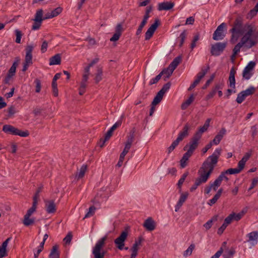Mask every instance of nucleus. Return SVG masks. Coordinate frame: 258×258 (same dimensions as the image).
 Returning <instances> with one entry per match:
<instances>
[{"label":"nucleus","instance_id":"nucleus-34","mask_svg":"<svg viewBox=\"0 0 258 258\" xmlns=\"http://www.w3.org/2000/svg\"><path fill=\"white\" fill-rule=\"evenodd\" d=\"M49 258H59L57 246L54 245L52 247L49 254Z\"/></svg>","mask_w":258,"mask_h":258},{"label":"nucleus","instance_id":"nucleus-60","mask_svg":"<svg viewBox=\"0 0 258 258\" xmlns=\"http://www.w3.org/2000/svg\"><path fill=\"white\" fill-rule=\"evenodd\" d=\"M122 121L121 119L118 120L117 121H116L110 128V130L113 132L117 127L120 126L121 125Z\"/></svg>","mask_w":258,"mask_h":258},{"label":"nucleus","instance_id":"nucleus-9","mask_svg":"<svg viewBox=\"0 0 258 258\" xmlns=\"http://www.w3.org/2000/svg\"><path fill=\"white\" fill-rule=\"evenodd\" d=\"M128 236V232L126 230L121 232L120 235L114 240V243L116 247L119 250H122L125 245V241Z\"/></svg>","mask_w":258,"mask_h":258},{"label":"nucleus","instance_id":"nucleus-49","mask_svg":"<svg viewBox=\"0 0 258 258\" xmlns=\"http://www.w3.org/2000/svg\"><path fill=\"white\" fill-rule=\"evenodd\" d=\"M258 12V10H257L255 7L252 10H251L247 14V18L249 19H252L253 17L257 15Z\"/></svg>","mask_w":258,"mask_h":258},{"label":"nucleus","instance_id":"nucleus-3","mask_svg":"<svg viewBox=\"0 0 258 258\" xmlns=\"http://www.w3.org/2000/svg\"><path fill=\"white\" fill-rule=\"evenodd\" d=\"M244 24H243V18L238 17L235 20L233 27L229 30L231 33L230 41L235 43L239 37L244 33Z\"/></svg>","mask_w":258,"mask_h":258},{"label":"nucleus","instance_id":"nucleus-2","mask_svg":"<svg viewBox=\"0 0 258 258\" xmlns=\"http://www.w3.org/2000/svg\"><path fill=\"white\" fill-rule=\"evenodd\" d=\"M241 40L247 49H250L258 43V31L253 25L248 23L244 24V33Z\"/></svg>","mask_w":258,"mask_h":258},{"label":"nucleus","instance_id":"nucleus-55","mask_svg":"<svg viewBox=\"0 0 258 258\" xmlns=\"http://www.w3.org/2000/svg\"><path fill=\"white\" fill-rule=\"evenodd\" d=\"M34 83L36 84V89H35L36 92H37V93L40 92V91L41 90V81L39 79H36L35 80Z\"/></svg>","mask_w":258,"mask_h":258},{"label":"nucleus","instance_id":"nucleus-18","mask_svg":"<svg viewBox=\"0 0 258 258\" xmlns=\"http://www.w3.org/2000/svg\"><path fill=\"white\" fill-rule=\"evenodd\" d=\"M248 239L247 242H249L251 245H256L258 242V232L252 231L246 235Z\"/></svg>","mask_w":258,"mask_h":258},{"label":"nucleus","instance_id":"nucleus-22","mask_svg":"<svg viewBox=\"0 0 258 258\" xmlns=\"http://www.w3.org/2000/svg\"><path fill=\"white\" fill-rule=\"evenodd\" d=\"M226 130L225 128H222L219 132L218 134L215 136L214 139L211 142L212 144H215L216 145L219 144L221 140L222 139L223 136L226 134Z\"/></svg>","mask_w":258,"mask_h":258},{"label":"nucleus","instance_id":"nucleus-21","mask_svg":"<svg viewBox=\"0 0 258 258\" xmlns=\"http://www.w3.org/2000/svg\"><path fill=\"white\" fill-rule=\"evenodd\" d=\"M143 226L147 230L152 231L155 228V223L151 217H149L145 221Z\"/></svg>","mask_w":258,"mask_h":258},{"label":"nucleus","instance_id":"nucleus-8","mask_svg":"<svg viewBox=\"0 0 258 258\" xmlns=\"http://www.w3.org/2000/svg\"><path fill=\"white\" fill-rule=\"evenodd\" d=\"M226 27L225 23H222L218 26L213 33V39L214 40H220L224 39L225 36Z\"/></svg>","mask_w":258,"mask_h":258},{"label":"nucleus","instance_id":"nucleus-64","mask_svg":"<svg viewBox=\"0 0 258 258\" xmlns=\"http://www.w3.org/2000/svg\"><path fill=\"white\" fill-rule=\"evenodd\" d=\"M255 66V62L253 61H251L248 62V63L245 67V68H246V69H248V70H250L252 71Z\"/></svg>","mask_w":258,"mask_h":258},{"label":"nucleus","instance_id":"nucleus-15","mask_svg":"<svg viewBox=\"0 0 258 258\" xmlns=\"http://www.w3.org/2000/svg\"><path fill=\"white\" fill-rule=\"evenodd\" d=\"M160 24V21L159 19H156L154 23L151 25V26L148 28L145 33V40H149L153 35L155 31L158 28Z\"/></svg>","mask_w":258,"mask_h":258},{"label":"nucleus","instance_id":"nucleus-7","mask_svg":"<svg viewBox=\"0 0 258 258\" xmlns=\"http://www.w3.org/2000/svg\"><path fill=\"white\" fill-rule=\"evenodd\" d=\"M236 74V70L234 67H232L230 71V74L229 77V86L232 89H228L227 91L226 96L227 98L231 95V94L233 92H235V90H234L235 88V75Z\"/></svg>","mask_w":258,"mask_h":258},{"label":"nucleus","instance_id":"nucleus-28","mask_svg":"<svg viewBox=\"0 0 258 258\" xmlns=\"http://www.w3.org/2000/svg\"><path fill=\"white\" fill-rule=\"evenodd\" d=\"M61 62L60 54H56L50 58L49 64L50 66L59 64Z\"/></svg>","mask_w":258,"mask_h":258},{"label":"nucleus","instance_id":"nucleus-19","mask_svg":"<svg viewBox=\"0 0 258 258\" xmlns=\"http://www.w3.org/2000/svg\"><path fill=\"white\" fill-rule=\"evenodd\" d=\"M188 196V194L187 192L181 193L180 194L179 199L177 204L175 206V211L178 212L180 208L182 206L183 204L185 202L186 200L187 199Z\"/></svg>","mask_w":258,"mask_h":258},{"label":"nucleus","instance_id":"nucleus-25","mask_svg":"<svg viewBox=\"0 0 258 258\" xmlns=\"http://www.w3.org/2000/svg\"><path fill=\"white\" fill-rule=\"evenodd\" d=\"M189 129V125L188 124H186L182 130L179 134L176 140L179 142L181 141L185 137L188 135V130Z\"/></svg>","mask_w":258,"mask_h":258},{"label":"nucleus","instance_id":"nucleus-50","mask_svg":"<svg viewBox=\"0 0 258 258\" xmlns=\"http://www.w3.org/2000/svg\"><path fill=\"white\" fill-rule=\"evenodd\" d=\"M234 253V251L233 250H228L225 251L223 254V257L224 258H232Z\"/></svg>","mask_w":258,"mask_h":258},{"label":"nucleus","instance_id":"nucleus-6","mask_svg":"<svg viewBox=\"0 0 258 258\" xmlns=\"http://www.w3.org/2000/svg\"><path fill=\"white\" fill-rule=\"evenodd\" d=\"M3 131L7 134L13 135H18L22 137H26L29 135L28 131H21L9 124L4 125L3 127Z\"/></svg>","mask_w":258,"mask_h":258},{"label":"nucleus","instance_id":"nucleus-16","mask_svg":"<svg viewBox=\"0 0 258 258\" xmlns=\"http://www.w3.org/2000/svg\"><path fill=\"white\" fill-rule=\"evenodd\" d=\"M34 46L33 45H27L26 47V55L25 57L24 63L31 65L33 63L32 61V51Z\"/></svg>","mask_w":258,"mask_h":258},{"label":"nucleus","instance_id":"nucleus-14","mask_svg":"<svg viewBox=\"0 0 258 258\" xmlns=\"http://www.w3.org/2000/svg\"><path fill=\"white\" fill-rule=\"evenodd\" d=\"M19 59L15 60L10 69H9L8 73L5 78L4 82L6 84H9L11 79L15 75L17 67L18 66Z\"/></svg>","mask_w":258,"mask_h":258},{"label":"nucleus","instance_id":"nucleus-27","mask_svg":"<svg viewBox=\"0 0 258 258\" xmlns=\"http://www.w3.org/2000/svg\"><path fill=\"white\" fill-rule=\"evenodd\" d=\"M62 12V8L60 7H57L52 10L50 13H48L46 15L44 19H50L53 17H56Z\"/></svg>","mask_w":258,"mask_h":258},{"label":"nucleus","instance_id":"nucleus-24","mask_svg":"<svg viewBox=\"0 0 258 258\" xmlns=\"http://www.w3.org/2000/svg\"><path fill=\"white\" fill-rule=\"evenodd\" d=\"M174 6L173 3L171 2H163L158 4V10L159 11L163 10H169L171 9Z\"/></svg>","mask_w":258,"mask_h":258},{"label":"nucleus","instance_id":"nucleus-13","mask_svg":"<svg viewBox=\"0 0 258 258\" xmlns=\"http://www.w3.org/2000/svg\"><path fill=\"white\" fill-rule=\"evenodd\" d=\"M36 211V209L30 208L24 216L23 223L25 226H29L33 225L35 222L34 218H31L30 217Z\"/></svg>","mask_w":258,"mask_h":258},{"label":"nucleus","instance_id":"nucleus-46","mask_svg":"<svg viewBox=\"0 0 258 258\" xmlns=\"http://www.w3.org/2000/svg\"><path fill=\"white\" fill-rule=\"evenodd\" d=\"M186 31L184 30L180 35L179 38L180 39V43H179V46L181 47L182 46L184 42V40L186 37Z\"/></svg>","mask_w":258,"mask_h":258},{"label":"nucleus","instance_id":"nucleus-52","mask_svg":"<svg viewBox=\"0 0 258 258\" xmlns=\"http://www.w3.org/2000/svg\"><path fill=\"white\" fill-rule=\"evenodd\" d=\"M96 208L94 206H91L89 208L88 212L85 215L84 218L90 217L93 215L95 213Z\"/></svg>","mask_w":258,"mask_h":258},{"label":"nucleus","instance_id":"nucleus-42","mask_svg":"<svg viewBox=\"0 0 258 258\" xmlns=\"http://www.w3.org/2000/svg\"><path fill=\"white\" fill-rule=\"evenodd\" d=\"M87 166L85 165H83L81 166L79 171L78 173H77V175H76V177L78 178H82L84 176V174L85 173V172L87 170Z\"/></svg>","mask_w":258,"mask_h":258},{"label":"nucleus","instance_id":"nucleus-54","mask_svg":"<svg viewBox=\"0 0 258 258\" xmlns=\"http://www.w3.org/2000/svg\"><path fill=\"white\" fill-rule=\"evenodd\" d=\"M228 174H235L240 173L241 171L237 168H229L226 170Z\"/></svg>","mask_w":258,"mask_h":258},{"label":"nucleus","instance_id":"nucleus-58","mask_svg":"<svg viewBox=\"0 0 258 258\" xmlns=\"http://www.w3.org/2000/svg\"><path fill=\"white\" fill-rule=\"evenodd\" d=\"M42 24V22L40 21H34L32 26V30H37L39 29Z\"/></svg>","mask_w":258,"mask_h":258},{"label":"nucleus","instance_id":"nucleus-37","mask_svg":"<svg viewBox=\"0 0 258 258\" xmlns=\"http://www.w3.org/2000/svg\"><path fill=\"white\" fill-rule=\"evenodd\" d=\"M253 75L252 71L245 67L242 72V77L245 80H249Z\"/></svg>","mask_w":258,"mask_h":258},{"label":"nucleus","instance_id":"nucleus-59","mask_svg":"<svg viewBox=\"0 0 258 258\" xmlns=\"http://www.w3.org/2000/svg\"><path fill=\"white\" fill-rule=\"evenodd\" d=\"M72 239V235L71 233H69L67 235L63 238V241L66 244H70Z\"/></svg>","mask_w":258,"mask_h":258},{"label":"nucleus","instance_id":"nucleus-47","mask_svg":"<svg viewBox=\"0 0 258 258\" xmlns=\"http://www.w3.org/2000/svg\"><path fill=\"white\" fill-rule=\"evenodd\" d=\"M194 248L195 245L193 244H190L187 249L184 251L183 256L186 257L187 256L190 255Z\"/></svg>","mask_w":258,"mask_h":258},{"label":"nucleus","instance_id":"nucleus-33","mask_svg":"<svg viewBox=\"0 0 258 258\" xmlns=\"http://www.w3.org/2000/svg\"><path fill=\"white\" fill-rule=\"evenodd\" d=\"M43 10L42 9L38 10L36 11L35 15V18L33 19L34 21H40L42 22L43 20L45 19L43 18Z\"/></svg>","mask_w":258,"mask_h":258},{"label":"nucleus","instance_id":"nucleus-1","mask_svg":"<svg viewBox=\"0 0 258 258\" xmlns=\"http://www.w3.org/2000/svg\"><path fill=\"white\" fill-rule=\"evenodd\" d=\"M221 151L222 149L221 148L216 149L212 155L210 156L204 162L198 172L200 176L196 179L195 183L190 187V191H194L201 184L207 181L218 161Z\"/></svg>","mask_w":258,"mask_h":258},{"label":"nucleus","instance_id":"nucleus-61","mask_svg":"<svg viewBox=\"0 0 258 258\" xmlns=\"http://www.w3.org/2000/svg\"><path fill=\"white\" fill-rule=\"evenodd\" d=\"M48 47V43L46 41H44L41 46V51L44 53L46 51Z\"/></svg>","mask_w":258,"mask_h":258},{"label":"nucleus","instance_id":"nucleus-41","mask_svg":"<svg viewBox=\"0 0 258 258\" xmlns=\"http://www.w3.org/2000/svg\"><path fill=\"white\" fill-rule=\"evenodd\" d=\"M40 191V190L39 189L37 191V192L35 193L34 196L33 198V204L32 206L31 207V208L34 209L36 210L37 203H38V199L39 198V192Z\"/></svg>","mask_w":258,"mask_h":258},{"label":"nucleus","instance_id":"nucleus-31","mask_svg":"<svg viewBox=\"0 0 258 258\" xmlns=\"http://www.w3.org/2000/svg\"><path fill=\"white\" fill-rule=\"evenodd\" d=\"M103 71L101 67H98L97 68V73L95 77V81L96 83H99L102 79Z\"/></svg>","mask_w":258,"mask_h":258},{"label":"nucleus","instance_id":"nucleus-4","mask_svg":"<svg viewBox=\"0 0 258 258\" xmlns=\"http://www.w3.org/2000/svg\"><path fill=\"white\" fill-rule=\"evenodd\" d=\"M181 61V57L180 56H178L175 57L173 61L169 64L168 67L166 69L163 70L161 73L160 74L161 76L164 75L165 80L166 79H168L172 74L173 71L179 64V63Z\"/></svg>","mask_w":258,"mask_h":258},{"label":"nucleus","instance_id":"nucleus-23","mask_svg":"<svg viewBox=\"0 0 258 258\" xmlns=\"http://www.w3.org/2000/svg\"><path fill=\"white\" fill-rule=\"evenodd\" d=\"M251 156L250 153H246L242 158L239 161L238 163L237 168L241 171L244 168L245 163L247 161V160L249 159Z\"/></svg>","mask_w":258,"mask_h":258},{"label":"nucleus","instance_id":"nucleus-56","mask_svg":"<svg viewBox=\"0 0 258 258\" xmlns=\"http://www.w3.org/2000/svg\"><path fill=\"white\" fill-rule=\"evenodd\" d=\"M161 77H162V76L161 75V74L160 73L156 77L150 80V81L149 82V85H152L157 83L159 81V80L161 79Z\"/></svg>","mask_w":258,"mask_h":258},{"label":"nucleus","instance_id":"nucleus-20","mask_svg":"<svg viewBox=\"0 0 258 258\" xmlns=\"http://www.w3.org/2000/svg\"><path fill=\"white\" fill-rule=\"evenodd\" d=\"M89 77L86 76H82V79L80 84V87L79 88V93L80 95H83L86 91V88L87 86V82Z\"/></svg>","mask_w":258,"mask_h":258},{"label":"nucleus","instance_id":"nucleus-26","mask_svg":"<svg viewBox=\"0 0 258 258\" xmlns=\"http://www.w3.org/2000/svg\"><path fill=\"white\" fill-rule=\"evenodd\" d=\"M11 237L8 238L5 241H4L1 246H0V258L7 255L6 248L9 241L11 240Z\"/></svg>","mask_w":258,"mask_h":258},{"label":"nucleus","instance_id":"nucleus-51","mask_svg":"<svg viewBox=\"0 0 258 258\" xmlns=\"http://www.w3.org/2000/svg\"><path fill=\"white\" fill-rule=\"evenodd\" d=\"M179 143V142L176 139L173 141L171 146L168 148V153H170L178 145Z\"/></svg>","mask_w":258,"mask_h":258},{"label":"nucleus","instance_id":"nucleus-11","mask_svg":"<svg viewBox=\"0 0 258 258\" xmlns=\"http://www.w3.org/2000/svg\"><path fill=\"white\" fill-rule=\"evenodd\" d=\"M255 88L250 86L245 90L240 92L238 95L236 99V102L238 104L241 103L245 99V98L254 93Z\"/></svg>","mask_w":258,"mask_h":258},{"label":"nucleus","instance_id":"nucleus-53","mask_svg":"<svg viewBox=\"0 0 258 258\" xmlns=\"http://www.w3.org/2000/svg\"><path fill=\"white\" fill-rule=\"evenodd\" d=\"M170 86H171L170 83H169V82L167 83L166 84H165V85H163V87L159 91V92L164 95L165 94V93L166 92H167L169 89Z\"/></svg>","mask_w":258,"mask_h":258},{"label":"nucleus","instance_id":"nucleus-57","mask_svg":"<svg viewBox=\"0 0 258 258\" xmlns=\"http://www.w3.org/2000/svg\"><path fill=\"white\" fill-rule=\"evenodd\" d=\"M199 35L197 34L196 35L194 39L192 41V42L190 45V48L191 49H193L196 46V42L199 40Z\"/></svg>","mask_w":258,"mask_h":258},{"label":"nucleus","instance_id":"nucleus-43","mask_svg":"<svg viewBox=\"0 0 258 258\" xmlns=\"http://www.w3.org/2000/svg\"><path fill=\"white\" fill-rule=\"evenodd\" d=\"M208 128L207 126L204 125L203 126L199 128V130L196 133L194 136L201 139L203 133L206 132Z\"/></svg>","mask_w":258,"mask_h":258},{"label":"nucleus","instance_id":"nucleus-30","mask_svg":"<svg viewBox=\"0 0 258 258\" xmlns=\"http://www.w3.org/2000/svg\"><path fill=\"white\" fill-rule=\"evenodd\" d=\"M194 99L195 97L194 95H190L189 97L181 104V109L182 110L186 109L187 108V107L194 101Z\"/></svg>","mask_w":258,"mask_h":258},{"label":"nucleus","instance_id":"nucleus-48","mask_svg":"<svg viewBox=\"0 0 258 258\" xmlns=\"http://www.w3.org/2000/svg\"><path fill=\"white\" fill-rule=\"evenodd\" d=\"M15 32L16 36V38L15 41L17 43H20L22 36V32L21 31H20L18 29H16L15 31Z\"/></svg>","mask_w":258,"mask_h":258},{"label":"nucleus","instance_id":"nucleus-29","mask_svg":"<svg viewBox=\"0 0 258 258\" xmlns=\"http://www.w3.org/2000/svg\"><path fill=\"white\" fill-rule=\"evenodd\" d=\"M242 47H244V44L240 40V42H239L234 47L233 49V53L232 57H235L238 52H240V49Z\"/></svg>","mask_w":258,"mask_h":258},{"label":"nucleus","instance_id":"nucleus-5","mask_svg":"<svg viewBox=\"0 0 258 258\" xmlns=\"http://www.w3.org/2000/svg\"><path fill=\"white\" fill-rule=\"evenodd\" d=\"M106 237L104 236L97 241L95 246L93 248L92 253L94 255V258H104L105 256V251L101 249L104 245Z\"/></svg>","mask_w":258,"mask_h":258},{"label":"nucleus","instance_id":"nucleus-38","mask_svg":"<svg viewBox=\"0 0 258 258\" xmlns=\"http://www.w3.org/2000/svg\"><path fill=\"white\" fill-rule=\"evenodd\" d=\"M163 95L159 91L152 102V105L154 106L158 104L162 100Z\"/></svg>","mask_w":258,"mask_h":258},{"label":"nucleus","instance_id":"nucleus-40","mask_svg":"<svg viewBox=\"0 0 258 258\" xmlns=\"http://www.w3.org/2000/svg\"><path fill=\"white\" fill-rule=\"evenodd\" d=\"M209 69V68H208L206 69H202V71L199 72L197 75L196 79H195V81H198V83H200L201 79L205 76V75L207 74L208 70Z\"/></svg>","mask_w":258,"mask_h":258},{"label":"nucleus","instance_id":"nucleus-45","mask_svg":"<svg viewBox=\"0 0 258 258\" xmlns=\"http://www.w3.org/2000/svg\"><path fill=\"white\" fill-rule=\"evenodd\" d=\"M221 182L219 181L217 178L215 181L212 183H210L211 187H213V190L216 191L218 188L220 186Z\"/></svg>","mask_w":258,"mask_h":258},{"label":"nucleus","instance_id":"nucleus-39","mask_svg":"<svg viewBox=\"0 0 258 258\" xmlns=\"http://www.w3.org/2000/svg\"><path fill=\"white\" fill-rule=\"evenodd\" d=\"M244 214V213L243 212H241V213H239L237 214L233 212L231 214H230L229 215L232 216V221H238L242 218V217H243Z\"/></svg>","mask_w":258,"mask_h":258},{"label":"nucleus","instance_id":"nucleus-12","mask_svg":"<svg viewBox=\"0 0 258 258\" xmlns=\"http://www.w3.org/2000/svg\"><path fill=\"white\" fill-rule=\"evenodd\" d=\"M200 139L194 136L192 138L191 140L189 142L188 145H186L184 147V150H186V148L188 147V149L187 150V152L186 153H188V154L191 155L192 154L195 150L197 148L198 145V142Z\"/></svg>","mask_w":258,"mask_h":258},{"label":"nucleus","instance_id":"nucleus-35","mask_svg":"<svg viewBox=\"0 0 258 258\" xmlns=\"http://www.w3.org/2000/svg\"><path fill=\"white\" fill-rule=\"evenodd\" d=\"M191 156L188 153H185L181 159L180 161V166L182 168H184L186 166V161L188 160L189 158Z\"/></svg>","mask_w":258,"mask_h":258},{"label":"nucleus","instance_id":"nucleus-17","mask_svg":"<svg viewBox=\"0 0 258 258\" xmlns=\"http://www.w3.org/2000/svg\"><path fill=\"white\" fill-rule=\"evenodd\" d=\"M46 211L47 213H54L56 210V205L54 200H45L44 201Z\"/></svg>","mask_w":258,"mask_h":258},{"label":"nucleus","instance_id":"nucleus-32","mask_svg":"<svg viewBox=\"0 0 258 258\" xmlns=\"http://www.w3.org/2000/svg\"><path fill=\"white\" fill-rule=\"evenodd\" d=\"M134 140V133H132L130 134V135L127 136L126 142L125 144V147L126 148H128L130 149L132 143Z\"/></svg>","mask_w":258,"mask_h":258},{"label":"nucleus","instance_id":"nucleus-63","mask_svg":"<svg viewBox=\"0 0 258 258\" xmlns=\"http://www.w3.org/2000/svg\"><path fill=\"white\" fill-rule=\"evenodd\" d=\"M120 36H121L120 34H119V33L115 32L113 34V36L110 39V41H113V42L116 41L119 39Z\"/></svg>","mask_w":258,"mask_h":258},{"label":"nucleus","instance_id":"nucleus-36","mask_svg":"<svg viewBox=\"0 0 258 258\" xmlns=\"http://www.w3.org/2000/svg\"><path fill=\"white\" fill-rule=\"evenodd\" d=\"M218 219V216L213 217L210 220L204 224V227L206 230H209L212 226L213 222L216 221Z\"/></svg>","mask_w":258,"mask_h":258},{"label":"nucleus","instance_id":"nucleus-44","mask_svg":"<svg viewBox=\"0 0 258 258\" xmlns=\"http://www.w3.org/2000/svg\"><path fill=\"white\" fill-rule=\"evenodd\" d=\"M228 174L227 173H226V171H224L222 172L217 177L218 179L221 182L223 180H225L226 181H228L229 180L228 177L227 176V175Z\"/></svg>","mask_w":258,"mask_h":258},{"label":"nucleus","instance_id":"nucleus-10","mask_svg":"<svg viewBox=\"0 0 258 258\" xmlns=\"http://www.w3.org/2000/svg\"><path fill=\"white\" fill-rule=\"evenodd\" d=\"M227 45L226 42H218L212 45L211 53L215 56L220 55Z\"/></svg>","mask_w":258,"mask_h":258},{"label":"nucleus","instance_id":"nucleus-62","mask_svg":"<svg viewBox=\"0 0 258 258\" xmlns=\"http://www.w3.org/2000/svg\"><path fill=\"white\" fill-rule=\"evenodd\" d=\"M112 133L113 132L111 131L110 129L107 131L104 138V142H106L110 139V138L111 137L112 135Z\"/></svg>","mask_w":258,"mask_h":258}]
</instances>
